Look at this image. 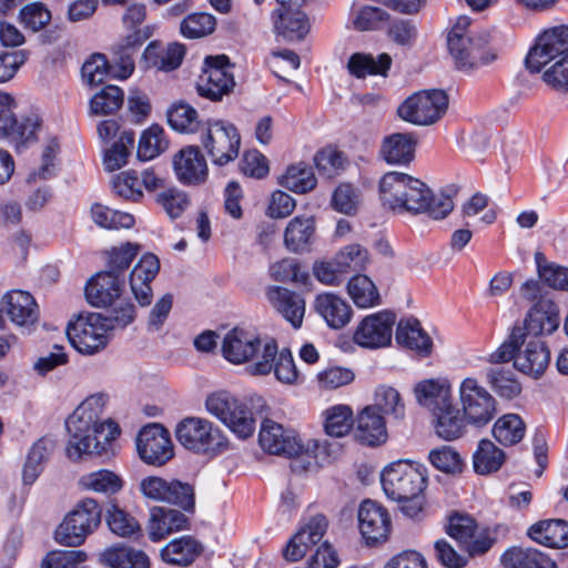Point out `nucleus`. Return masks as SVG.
I'll return each mask as SVG.
<instances>
[{
    "label": "nucleus",
    "instance_id": "1",
    "mask_svg": "<svg viewBox=\"0 0 568 568\" xmlns=\"http://www.w3.org/2000/svg\"><path fill=\"white\" fill-rule=\"evenodd\" d=\"M104 405L103 395H92L65 420L69 434L67 456L71 460H79L84 455H101L120 435V428L114 422L101 420Z\"/></svg>",
    "mask_w": 568,
    "mask_h": 568
},
{
    "label": "nucleus",
    "instance_id": "2",
    "mask_svg": "<svg viewBox=\"0 0 568 568\" xmlns=\"http://www.w3.org/2000/svg\"><path fill=\"white\" fill-rule=\"evenodd\" d=\"M379 191L383 203L399 213H426L434 220H443L454 209L450 196L433 194L424 182L406 173L394 171L384 174Z\"/></svg>",
    "mask_w": 568,
    "mask_h": 568
},
{
    "label": "nucleus",
    "instance_id": "3",
    "mask_svg": "<svg viewBox=\"0 0 568 568\" xmlns=\"http://www.w3.org/2000/svg\"><path fill=\"white\" fill-rule=\"evenodd\" d=\"M382 486L386 496L400 504V510L410 518L423 508V493L427 486V469L424 465L398 460L382 473Z\"/></svg>",
    "mask_w": 568,
    "mask_h": 568
},
{
    "label": "nucleus",
    "instance_id": "4",
    "mask_svg": "<svg viewBox=\"0 0 568 568\" xmlns=\"http://www.w3.org/2000/svg\"><path fill=\"white\" fill-rule=\"evenodd\" d=\"M514 359V367L534 378L544 374L550 362V351L541 338H527L520 326H515L508 338L489 355L494 364Z\"/></svg>",
    "mask_w": 568,
    "mask_h": 568
},
{
    "label": "nucleus",
    "instance_id": "5",
    "mask_svg": "<svg viewBox=\"0 0 568 568\" xmlns=\"http://www.w3.org/2000/svg\"><path fill=\"white\" fill-rule=\"evenodd\" d=\"M489 33L470 30V19L457 18L447 36V45L457 69L469 71L488 64L496 54L487 50Z\"/></svg>",
    "mask_w": 568,
    "mask_h": 568
},
{
    "label": "nucleus",
    "instance_id": "6",
    "mask_svg": "<svg viewBox=\"0 0 568 568\" xmlns=\"http://www.w3.org/2000/svg\"><path fill=\"white\" fill-rule=\"evenodd\" d=\"M178 442L187 450L215 456L227 449L229 442L222 430L202 417H185L175 428Z\"/></svg>",
    "mask_w": 568,
    "mask_h": 568
},
{
    "label": "nucleus",
    "instance_id": "7",
    "mask_svg": "<svg viewBox=\"0 0 568 568\" xmlns=\"http://www.w3.org/2000/svg\"><path fill=\"white\" fill-rule=\"evenodd\" d=\"M201 143L214 165L224 166L239 156L241 135L236 126L224 120H209Z\"/></svg>",
    "mask_w": 568,
    "mask_h": 568
},
{
    "label": "nucleus",
    "instance_id": "8",
    "mask_svg": "<svg viewBox=\"0 0 568 568\" xmlns=\"http://www.w3.org/2000/svg\"><path fill=\"white\" fill-rule=\"evenodd\" d=\"M100 523L101 508L95 500L85 498L59 525L55 530V540L64 546L78 547L98 528Z\"/></svg>",
    "mask_w": 568,
    "mask_h": 568
},
{
    "label": "nucleus",
    "instance_id": "9",
    "mask_svg": "<svg viewBox=\"0 0 568 568\" xmlns=\"http://www.w3.org/2000/svg\"><path fill=\"white\" fill-rule=\"evenodd\" d=\"M205 407L240 438L253 435L255 430L253 413L232 394L224 390L213 393L207 396Z\"/></svg>",
    "mask_w": 568,
    "mask_h": 568
},
{
    "label": "nucleus",
    "instance_id": "10",
    "mask_svg": "<svg viewBox=\"0 0 568 568\" xmlns=\"http://www.w3.org/2000/svg\"><path fill=\"white\" fill-rule=\"evenodd\" d=\"M568 55V26H557L542 31L529 49L525 63L532 73H539L562 61Z\"/></svg>",
    "mask_w": 568,
    "mask_h": 568
},
{
    "label": "nucleus",
    "instance_id": "11",
    "mask_svg": "<svg viewBox=\"0 0 568 568\" xmlns=\"http://www.w3.org/2000/svg\"><path fill=\"white\" fill-rule=\"evenodd\" d=\"M109 323L100 313L79 315L67 327L71 345L81 354L92 355L103 349L109 342Z\"/></svg>",
    "mask_w": 568,
    "mask_h": 568
},
{
    "label": "nucleus",
    "instance_id": "12",
    "mask_svg": "<svg viewBox=\"0 0 568 568\" xmlns=\"http://www.w3.org/2000/svg\"><path fill=\"white\" fill-rule=\"evenodd\" d=\"M458 394L462 409L469 425L484 427L497 415V400L476 378L463 379Z\"/></svg>",
    "mask_w": 568,
    "mask_h": 568
},
{
    "label": "nucleus",
    "instance_id": "13",
    "mask_svg": "<svg viewBox=\"0 0 568 568\" xmlns=\"http://www.w3.org/2000/svg\"><path fill=\"white\" fill-rule=\"evenodd\" d=\"M447 108V94L434 89L412 94L398 106L397 113L415 125H430L443 116Z\"/></svg>",
    "mask_w": 568,
    "mask_h": 568
},
{
    "label": "nucleus",
    "instance_id": "14",
    "mask_svg": "<svg viewBox=\"0 0 568 568\" xmlns=\"http://www.w3.org/2000/svg\"><path fill=\"white\" fill-rule=\"evenodd\" d=\"M205 69L197 82V92L201 97L219 101L234 87V77L230 72V60L226 55L205 58Z\"/></svg>",
    "mask_w": 568,
    "mask_h": 568
},
{
    "label": "nucleus",
    "instance_id": "15",
    "mask_svg": "<svg viewBox=\"0 0 568 568\" xmlns=\"http://www.w3.org/2000/svg\"><path fill=\"white\" fill-rule=\"evenodd\" d=\"M140 491L145 498L154 501L174 504L184 510L194 508L193 487L179 480L168 481L158 476H149L140 481Z\"/></svg>",
    "mask_w": 568,
    "mask_h": 568
},
{
    "label": "nucleus",
    "instance_id": "16",
    "mask_svg": "<svg viewBox=\"0 0 568 568\" xmlns=\"http://www.w3.org/2000/svg\"><path fill=\"white\" fill-rule=\"evenodd\" d=\"M141 459L153 466H162L173 457L170 433L160 424L144 426L136 437Z\"/></svg>",
    "mask_w": 568,
    "mask_h": 568
},
{
    "label": "nucleus",
    "instance_id": "17",
    "mask_svg": "<svg viewBox=\"0 0 568 568\" xmlns=\"http://www.w3.org/2000/svg\"><path fill=\"white\" fill-rule=\"evenodd\" d=\"M16 108V99L11 94L2 92V138H7L14 144L16 151L20 152L29 142L36 140L40 120L37 115L18 120L12 112Z\"/></svg>",
    "mask_w": 568,
    "mask_h": 568
},
{
    "label": "nucleus",
    "instance_id": "18",
    "mask_svg": "<svg viewBox=\"0 0 568 568\" xmlns=\"http://www.w3.org/2000/svg\"><path fill=\"white\" fill-rule=\"evenodd\" d=\"M357 517L361 535L367 545H377L387 540L392 521L385 507L366 499L361 503Z\"/></svg>",
    "mask_w": 568,
    "mask_h": 568
},
{
    "label": "nucleus",
    "instance_id": "19",
    "mask_svg": "<svg viewBox=\"0 0 568 568\" xmlns=\"http://www.w3.org/2000/svg\"><path fill=\"white\" fill-rule=\"evenodd\" d=\"M172 165L178 181L183 185L197 186L207 180V163L196 145H187L176 152Z\"/></svg>",
    "mask_w": 568,
    "mask_h": 568
},
{
    "label": "nucleus",
    "instance_id": "20",
    "mask_svg": "<svg viewBox=\"0 0 568 568\" xmlns=\"http://www.w3.org/2000/svg\"><path fill=\"white\" fill-rule=\"evenodd\" d=\"M395 323L394 314L379 312L366 316L354 333V342L366 348H379L390 344Z\"/></svg>",
    "mask_w": 568,
    "mask_h": 568
},
{
    "label": "nucleus",
    "instance_id": "21",
    "mask_svg": "<svg viewBox=\"0 0 568 568\" xmlns=\"http://www.w3.org/2000/svg\"><path fill=\"white\" fill-rule=\"evenodd\" d=\"M327 528L328 520L322 514H316L305 519L284 549V558L290 561L302 559L311 547L322 540Z\"/></svg>",
    "mask_w": 568,
    "mask_h": 568
},
{
    "label": "nucleus",
    "instance_id": "22",
    "mask_svg": "<svg viewBox=\"0 0 568 568\" xmlns=\"http://www.w3.org/2000/svg\"><path fill=\"white\" fill-rule=\"evenodd\" d=\"M258 443L273 455L294 457L302 452V445L293 430L285 429L272 419H264L258 434Z\"/></svg>",
    "mask_w": 568,
    "mask_h": 568
},
{
    "label": "nucleus",
    "instance_id": "23",
    "mask_svg": "<svg viewBox=\"0 0 568 568\" xmlns=\"http://www.w3.org/2000/svg\"><path fill=\"white\" fill-rule=\"evenodd\" d=\"M276 31L288 40H302L310 31L306 14L301 10L307 0H276Z\"/></svg>",
    "mask_w": 568,
    "mask_h": 568
},
{
    "label": "nucleus",
    "instance_id": "24",
    "mask_svg": "<svg viewBox=\"0 0 568 568\" xmlns=\"http://www.w3.org/2000/svg\"><path fill=\"white\" fill-rule=\"evenodd\" d=\"M560 324L559 308L552 298L536 302L529 310L523 328L527 338H540L550 335Z\"/></svg>",
    "mask_w": 568,
    "mask_h": 568
},
{
    "label": "nucleus",
    "instance_id": "25",
    "mask_svg": "<svg viewBox=\"0 0 568 568\" xmlns=\"http://www.w3.org/2000/svg\"><path fill=\"white\" fill-rule=\"evenodd\" d=\"M2 312L18 326L29 327L39 320V307L34 297L21 290L8 292L2 297Z\"/></svg>",
    "mask_w": 568,
    "mask_h": 568
},
{
    "label": "nucleus",
    "instance_id": "26",
    "mask_svg": "<svg viewBox=\"0 0 568 568\" xmlns=\"http://www.w3.org/2000/svg\"><path fill=\"white\" fill-rule=\"evenodd\" d=\"M160 271V261L154 254H145L130 274L131 291L141 306H149L153 298L151 282Z\"/></svg>",
    "mask_w": 568,
    "mask_h": 568
},
{
    "label": "nucleus",
    "instance_id": "27",
    "mask_svg": "<svg viewBox=\"0 0 568 568\" xmlns=\"http://www.w3.org/2000/svg\"><path fill=\"white\" fill-rule=\"evenodd\" d=\"M260 337L251 331L235 327L227 332L222 343V354L233 364H243L252 359Z\"/></svg>",
    "mask_w": 568,
    "mask_h": 568
},
{
    "label": "nucleus",
    "instance_id": "28",
    "mask_svg": "<svg viewBox=\"0 0 568 568\" xmlns=\"http://www.w3.org/2000/svg\"><path fill=\"white\" fill-rule=\"evenodd\" d=\"M122 281L112 272H100L85 286L87 301L94 307H108L120 297Z\"/></svg>",
    "mask_w": 568,
    "mask_h": 568
},
{
    "label": "nucleus",
    "instance_id": "29",
    "mask_svg": "<svg viewBox=\"0 0 568 568\" xmlns=\"http://www.w3.org/2000/svg\"><path fill=\"white\" fill-rule=\"evenodd\" d=\"M267 300L272 306L288 321L294 328L302 326L305 314L304 298L284 287H270L267 290Z\"/></svg>",
    "mask_w": 568,
    "mask_h": 568
},
{
    "label": "nucleus",
    "instance_id": "30",
    "mask_svg": "<svg viewBox=\"0 0 568 568\" xmlns=\"http://www.w3.org/2000/svg\"><path fill=\"white\" fill-rule=\"evenodd\" d=\"M314 307L326 324L334 329L346 326L353 315L351 305L333 293H323L316 296Z\"/></svg>",
    "mask_w": 568,
    "mask_h": 568
},
{
    "label": "nucleus",
    "instance_id": "31",
    "mask_svg": "<svg viewBox=\"0 0 568 568\" xmlns=\"http://www.w3.org/2000/svg\"><path fill=\"white\" fill-rule=\"evenodd\" d=\"M186 525L187 518L181 511L154 507L148 526L149 537L152 541H160L170 534L184 529Z\"/></svg>",
    "mask_w": 568,
    "mask_h": 568
},
{
    "label": "nucleus",
    "instance_id": "32",
    "mask_svg": "<svg viewBox=\"0 0 568 568\" xmlns=\"http://www.w3.org/2000/svg\"><path fill=\"white\" fill-rule=\"evenodd\" d=\"M433 415L435 418V433L445 440L459 438L466 432L467 425H469L463 409L456 407L453 399Z\"/></svg>",
    "mask_w": 568,
    "mask_h": 568
},
{
    "label": "nucleus",
    "instance_id": "33",
    "mask_svg": "<svg viewBox=\"0 0 568 568\" xmlns=\"http://www.w3.org/2000/svg\"><path fill=\"white\" fill-rule=\"evenodd\" d=\"M356 436L363 444L374 446L387 439L386 424L383 415L372 405L366 406L357 417Z\"/></svg>",
    "mask_w": 568,
    "mask_h": 568
},
{
    "label": "nucleus",
    "instance_id": "34",
    "mask_svg": "<svg viewBox=\"0 0 568 568\" xmlns=\"http://www.w3.org/2000/svg\"><path fill=\"white\" fill-rule=\"evenodd\" d=\"M417 403L434 414L453 399L448 382L444 379H424L414 387Z\"/></svg>",
    "mask_w": 568,
    "mask_h": 568
},
{
    "label": "nucleus",
    "instance_id": "35",
    "mask_svg": "<svg viewBox=\"0 0 568 568\" xmlns=\"http://www.w3.org/2000/svg\"><path fill=\"white\" fill-rule=\"evenodd\" d=\"M395 337L399 345L416 351L422 356H428L432 353L433 341L422 328L419 321L414 317L399 321Z\"/></svg>",
    "mask_w": 568,
    "mask_h": 568
},
{
    "label": "nucleus",
    "instance_id": "36",
    "mask_svg": "<svg viewBox=\"0 0 568 568\" xmlns=\"http://www.w3.org/2000/svg\"><path fill=\"white\" fill-rule=\"evenodd\" d=\"M528 536L536 542L549 548L568 546V523L562 519H547L534 524Z\"/></svg>",
    "mask_w": 568,
    "mask_h": 568
},
{
    "label": "nucleus",
    "instance_id": "37",
    "mask_svg": "<svg viewBox=\"0 0 568 568\" xmlns=\"http://www.w3.org/2000/svg\"><path fill=\"white\" fill-rule=\"evenodd\" d=\"M203 551V545L192 536H182L166 544L161 549L164 562L174 566L191 565Z\"/></svg>",
    "mask_w": 568,
    "mask_h": 568
},
{
    "label": "nucleus",
    "instance_id": "38",
    "mask_svg": "<svg viewBox=\"0 0 568 568\" xmlns=\"http://www.w3.org/2000/svg\"><path fill=\"white\" fill-rule=\"evenodd\" d=\"M185 54L182 44L170 43L161 47L155 42H151L143 52V58L149 68L160 71H171L180 67Z\"/></svg>",
    "mask_w": 568,
    "mask_h": 568
},
{
    "label": "nucleus",
    "instance_id": "39",
    "mask_svg": "<svg viewBox=\"0 0 568 568\" xmlns=\"http://www.w3.org/2000/svg\"><path fill=\"white\" fill-rule=\"evenodd\" d=\"M415 140L409 133H393L385 136L379 154L388 164H408L414 159Z\"/></svg>",
    "mask_w": 568,
    "mask_h": 568
},
{
    "label": "nucleus",
    "instance_id": "40",
    "mask_svg": "<svg viewBox=\"0 0 568 568\" xmlns=\"http://www.w3.org/2000/svg\"><path fill=\"white\" fill-rule=\"evenodd\" d=\"M314 234V217L298 215L287 224L284 232V244L287 250L294 253L303 252L312 243Z\"/></svg>",
    "mask_w": 568,
    "mask_h": 568
},
{
    "label": "nucleus",
    "instance_id": "41",
    "mask_svg": "<svg viewBox=\"0 0 568 568\" xmlns=\"http://www.w3.org/2000/svg\"><path fill=\"white\" fill-rule=\"evenodd\" d=\"M505 568H557L556 564L534 548L514 547L501 557Z\"/></svg>",
    "mask_w": 568,
    "mask_h": 568
},
{
    "label": "nucleus",
    "instance_id": "42",
    "mask_svg": "<svg viewBox=\"0 0 568 568\" xmlns=\"http://www.w3.org/2000/svg\"><path fill=\"white\" fill-rule=\"evenodd\" d=\"M392 64V58L382 53L374 58L372 54L354 53L348 61L349 72L357 78L366 75H386Z\"/></svg>",
    "mask_w": 568,
    "mask_h": 568
},
{
    "label": "nucleus",
    "instance_id": "43",
    "mask_svg": "<svg viewBox=\"0 0 568 568\" xmlns=\"http://www.w3.org/2000/svg\"><path fill=\"white\" fill-rule=\"evenodd\" d=\"M504 462L505 453L489 439H481L473 456L474 469L479 475L497 471Z\"/></svg>",
    "mask_w": 568,
    "mask_h": 568
},
{
    "label": "nucleus",
    "instance_id": "44",
    "mask_svg": "<svg viewBox=\"0 0 568 568\" xmlns=\"http://www.w3.org/2000/svg\"><path fill=\"white\" fill-rule=\"evenodd\" d=\"M353 27L358 31L381 30L390 20V14L374 6H353L351 11Z\"/></svg>",
    "mask_w": 568,
    "mask_h": 568
},
{
    "label": "nucleus",
    "instance_id": "45",
    "mask_svg": "<svg viewBox=\"0 0 568 568\" xmlns=\"http://www.w3.org/2000/svg\"><path fill=\"white\" fill-rule=\"evenodd\" d=\"M280 183L292 192L303 194L312 191L317 180L312 168L301 162L288 166Z\"/></svg>",
    "mask_w": 568,
    "mask_h": 568
},
{
    "label": "nucleus",
    "instance_id": "46",
    "mask_svg": "<svg viewBox=\"0 0 568 568\" xmlns=\"http://www.w3.org/2000/svg\"><path fill=\"white\" fill-rule=\"evenodd\" d=\"M353 425V410L347 405H335L324 412V429L331 437L347 435Z\"/></svg>",
    "mask_w": 568,
    "mask_h": 568
},
{
    "label": "nucleus",
    "instance_id": "47",
    "mask_svg": "<svg viewBox=\"0 0 568 568\" xmlns=\"http://www.w3.org/2000/svg\"><path fill=\"white\" fill-rule=\"evenodd\" d=\"M168 121L172 129L181 133H194L204 129V124L199 120L197 111L187 103L179 102L168 111Z\"/></svg>",
    "mask_w": 568,
    "mask_h": 568
},
{
    "label": "nucleus",
    "instance_id": "48",
    "mask_svg": "<svg viewBox=\"0 0 568 568\" xmlns=\"http://www.w3.org/2000/svg\"><path fill=\"white\" fill-rule=\"evenodd\" d=\"M373 407H376L381 414L390 416L395 420H402L405 417V404L399 392L387 385H381L375 390Z\"/></svg>",
    "mask_w": 568,
    "mask_h": 568
},
{
    "label": "nucleus",
    "instance_id": "49",
    "mask_svg": "<svg viewBox=\"0 0 568 568\" xmlns=\"http://www.w3.org/2000/svg\"><path fill=\"white\" fill-rule=\"evenodd\" d=\"M169 146V141L162 126L151 125L143 131L138 144V158L149 161L159 156Z\"/></svg>",
    "mask_w": 568,
    "mask_h": 568
},
{
    "label": "nucleus",
    "instance_id": "50",
    "mask_svg": "<svg viewBox=\"0 0 568 568\" xmlns=\"http://www.w3.org/2000/svg\"><path fill=\"white\" fill-rule=\"evenodd\" d=\"M524 420L516 414H507L496 420L493 434L501 445L510 446L519 443L525 435Z\"/></svg>",
    "mask_w": 568,
    "mask_h": 568
},
{
    "label": "nucleus",
    "instance_id": "51",
    "mask_svg": "<svg viewBox=\"0 0 568 568\" xmlns=\"http://www.w3.org/2000/svg\"><path fill=\"white\" fill-rule=\"evenodd\" d=\"M91 217L97 225L108 230L131 229L135 223L132 214L110 209L100 203L91 206Z\"/></svg>",
    "mask_w": 568,
    "mask_h": 568
},
{
    "label": "nucleus",
    "instance_id": "52",
    "mask_svg": "<svg viewBox=\"0 0 568 568\" xmlns=\"http://www.w3.org/2000/svg\"><path fill=\"white\" fill-rule=\"evenodd\" d=\"M105 521L110 530L120 537H132L141 532L139 521L115 504L108 507Z\"/></svg>",
    "mask_w": 568,
    "mask_h": 568
},
{
    "label": "nucleus",
    "instance_id": "53",
    "mask_svg": "<svg viewBox=\"0 0 568 568\" xmlns=\"http://www.w3.org/2000/svg\"><path fill=\"white\" fill-rule=\"evenodd\" d=\"M348 294L358 307H372L379 304V294L375 284L366 275H355L347 285Z\"/></svg>",
    "mask_w": 568,
    "mask_h": 568
},
{
    "label": "nucleus",
    "instance_id": "54",
    "mask_svg": "<svg viewBox=\"0 0 568 568\" xmlns=\"http://www.w3.org/2000/svg\"><path fill=\"white\" fill-rule=\"evenodd\" d=\"M124 93L116 85H106L97 92L90 100V110L97 115H106L116 112L123 104Z\"/></svg>",
    "mask_w": 568,
    "mask_h": 568
},
{
    "label": "nucleus",
    "instance_id": "55",
    "mask_svg": "<svg viewBox=\"0 0 568 568\" xmlns=\"http://www.w3.org/2000/svg\"><path fill=\"white\" fill-rule=\"evenodd\" d=\"M493 389L501 397L514 398L521 392V386L510 368L491 367L486 373Z\"/></svg>",
    "mask_w": 568,
    "mask_h": 568
},
{
    "label": "nucleus",
    "instance_id": "56",
    "mask_svg": "<svg viewBox=\"0 0 568 568\" xmlns=\"http://www.w3.org/2000/svg\"><path fill=\"white\" fill-rule=\"evenodd\" d=\"M344 153L333 146H327L314 155V164L318 173L327 179L335 178L343 172L347 165Z\"/></svg>",
    "mask_w": 568,
    "mask_h": 568
},
{
    "label": "nucleus",
    "instance_id": "57",
    "mask_svg": "<svg viewBox=\"0 0 568 568\" xmlns=\"http://www.w3.org/2000/svg\"><path fill=\"white\" fill-rule=\"evenodd\" d=\"M134 145V132L123 131L116 141L104 153L103 164L105 170L112 172L121 169L128 163L129 155Z\"/></svg>",
    "mask_w": 568,
    "mask_h": 568
},
{
    "label": "nucleus",
    "instance_id": "58",
    "mask_svg": "<svg viewBox=\"0 0 568 568\" xmlns=\"http://www.w3.org/2000/svg\"><path fill=\"white\" fill-rule=\"evenodd\" d=\"M535 260L539 277L554 290L568 291V267L548 263L542 253H536Z\"/></svg>",
    "mask_w": 568,
    "mask_h": 568
},
{
    "label": "nucleus",
    "instance_id": "59",
    "mask_svg": "<svg viewBox=\"0 0 568 568\" xmlns=\"http://www.w3.org/2000/svg\"><path fill=\"white\" fill-rule=\"evenodd\" d=\"M277 351L275 341L271 339L263 343L260 338L254 351L255 354L252 356V359L248 362L251 364L246 368L248 374L254 376L270 374L273 369V362L276 358Z\"/></svg>",
    "mask_w": 568,
    "mask_h": 568
},
{
    "label": "nucleus",
    "instance_id": "60",
    "mask_svg": "<svg viewBox=\"0 0 568 568\" xmlns=\"http://www.w3.org/2000/svg\"><path fill=\"white\" fill-rule=\"evenodd\" d=\"M80 484L85 489L104 494H115L122 488L121 478L113 471L106 469L82 476Z\"/></svg>",
    "mask_w": 568,
    "mask_h": 568
},
{
    "label": "nucleus",
    "instance_id": "61",
    "mask_svg": "<svg viewBox=\"0 0 568 568\" xmlns=\"http://www.w3.org/2000/svg\"><path fill=\"white\" fill-rule=\"evenodd\" d=\"M368 263V252L359 244L344 246L335 255V264L345 273L361 271Z\"/></svg>",
    "mask_w": 568,
    "mask_h": 568
},
{
    "label": "nucleus",
    "instance_id": "62",
    "mask_svg": "<svg viewBox=\"0 0 568 568\" xmlns=\"http://www.w3.org/2000/svg\"><path fill=\"white\" fill-rule=\"evenodd\" d=\"M19 21L32 32L44 29L51 21V12L42 2H32L20 9Z\"/></svg>",
    "mask_w": 568,
    "mask_h": 568
},
{
    "label": "nucleus",
    "instance_id": "63",
    "mask_svg": "<svg viewBox=\"0 0 568 568\" xmlns=\"http://www.w3.org/2000/svg\"><path fill=\"white\" fill-rule=\"evenodd\" d=\"M215 18L205 12L193 13L187 16L181 22V32L190 39H197L212 33L215 30Z\"/></svg>",
    "mask_w": 568,
    "mask_h": 568
},
{
    "label": "nucleus",
    "instance_id": "64",
    "mask_svg": "<svg viewBox=\"0 0 568 568\" xmlns=\"http://www.w3.org/2000/svg\"><path fill=\"white\" fill-rule=\"evenodd\" d=\"M87 560L82 550H53L42 560L41 568H81Z\"/></svg>",
    "mask_w": 568,
    "mask_h": 568
}]
</instances>
